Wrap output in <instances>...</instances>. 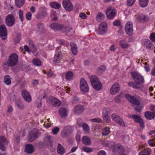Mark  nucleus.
Returning <instances> with one entry per match:
<instances>
[{"mask_svg":"<svg viewBox=\"0 0 155 155\" xmlns=\"http://www.w3.org/2000/svg\"><path fill=\"white\" fill-rule=\"evenodd\" d=\"M59 113L61 117H65L67 115V111L66 110L63 108H61L59 110Z\"/></svg>","mask_w":155,"mask_h":155,"instance_id":"f704fd0d","label":"nucleus"},{"mask_svg":"<svg viewBox=\"0 0 155 155\" xmlns=\"http://www.w3.org/2000/svg\"><path fill=\"white\" fill-rule=\"evenodd\" d=\"M83 143L87 146H89L91 144V141L90 138L87 136H84L82 139Z\"/></svg>","mask_w":155,"mask_h":155,"instance_id":"393cba45","label":"nucleus"},{"mask_svg":"<svg viewBox=\"0 0 155 155\" xmlns=\"http://www.w3.org/2000/svg\"><path fill=\"white\" fill-rule=\"evenodd\" d=\"M82 150L84 152L87 153H90L92 151V149L91 148L87 147H83Z\"/></svg>","mask_w":155,"mask_h":155,"instance_id":"603ef678","label":"nucleus"},{"mask_svg":"<svg viewBox=\"0 0 155 155\" xmlns=\"http://www.w3.org/2000/svg\"><path fill=\"white\" fill-rule=\"evenodd\" d=\"M137 18L141 20L146 21V20L147 19V18L144 15L141 14L140 15H139L138 17H137Z\"/></svg>","mask_w":155,"mask_h":155,"instance_id":"6e6d98bb","label":"nucleus"},{"mask_svg":"<svg viewBox=\"0 0 155 155\" xmlns=\"http://www.w3.org/2000/svg\"><path fill=\"white\" fill-rule=\"evenodd\" d=\"M61 59L60 53L59 52L55 54L54 57V59L53 61V62L55 63H59V61Z\"/></svg>","mask_w":155,"mask_h":155,"instance_id":"c9c22d12","label":"nucleus"},{"mask_svg":"<svg viewBox=\"0 0 155 155\" xmlns=\"http://www.w3.org/2000/svg\"><path fill=\"white\" fill-rule=\"evenodd\" d=\"M4 82L7 85H9L11 84V78L9 75H6L4 77Z\"/></svg>","mask_w":155,"mask_h":155,"instance_id":"58836bf2","label":"nucleus"},{"mask_svg":"<svg viewBox=\"0 0 155 155\" xmlns=\"http://www.w3.org/2000/svg\"><path fill=\"white\" fill-rule=\"evenodd\" d=\"M33 64L37 66H40L41 65V61L38 58L34 59L32 61Z\"/></svg>","mask_w":155,"mask_h":155,"instance_id":"a19ab883","label":"nucleus"},{"mask_svg":"<svg viewBox=\"0 0 155 155\" xmlns=\"http://www.w3.org/2000/svg\"><path fill=\"white\" fill-rule=\"evenodd\" d=\"M150 38L152 41L155 42V33H152L150 35Z\"/></svg>","mask_w":155,"mask_h":155,"instance_id":"680f3d73","label":"nucleus"},{"mask_svg":"<svg viewBox=\"0 0 155 155\" xmlns=\"http://www.w3.org/2000/svg\"><path fill=\"white\" fill-rule=\"evenodd\" d=\"M106 14L108 19H112L116 15V9L110 7L107 8Z\"/></svg>","mask_w":155,"mask_h":155,"instance_id":"9d476101","label":"nucleus"},{"mask_svg":"<svg viewBox=\"0 0 155 155\" xmlns=\"http://www.w3.org/2000/svg\"><path fill=\"white\" fill-rule=\"evenodd\" d=\"M7 30L5 25H2L0 26V36L3 40H5L7 38Z\"/></svg>","mask_w":155,"mask_h":155,"instance_id":"ddd939ff","label":"nucleus"},{"mask_svg":"<svg viewBox=\"0 0 155 155\" xmlns=\"http://www.w3.org/2000/svg\"><path fill=\"white\" fill-rule=\"evenodd\" d=\"M96 20L98 22L103 21L105 18L104 15L101 12H98L96 16Z\"/></svg>","mask_w":155,"mask_h":155,"instance_id":"c756f323","label":"nucleus"},{"mask_svg":"<svg viewBox=\"0 0 155 155\" xmlns=\"http://www.w3.org/2000/svg\"><path fill=\"white\" fill-rule=\"evenodd\" d=\"M136 1V0H127V5L128 6H131L133 5Z\"/></svg>","mask_w":155,"mask_h":155,"instance_id":"3c124183","label":"nucleus"},{"mask_svg":"<svg viewBox=\"0 0 155 155\" xmlns=\"http://www.w3.org/2000/svg\"><path fill=\"white\" fill-rule=\"evenodd\" d=\"M53 141V137L50 135L46 136L43 139V144L46 146H51Z\"/></svg>","mask_w":155,"mask_h":155,"instance_id":"4468645a","label":"nucleus"},{"mask_svg":"<svg viewBox=\"0 0 155 155\" xmlns=\"http://www.w3.org/2000/svg\"><path fill=\"white\" fill-rule=\"evenodd\" d=\"M79 16L81 18L83 19H85L87 16L84 13L82 12L80 13Z\"/></svg>","mask_w":155,"mask_h":155,"instance_id":"338daca9","label":"nucleus"},{"mask_svg":"<svg viewBox=\"0 0 155 155\" xmlns=\"http://www.w3.org/2000/svg\"><path fill=\"white\" fill-rule=\"evenodd\" d=\"M59 131V129L57 127H54L52 129V132L54 134L56 135L57 134Z\"/></svg>","mask_w":155,"mask_h":155,"instance_id":"5fc2aeb1","label":"nucleus"},{"mask_svg":"<svg viewBox=\"0 0 155 155\" xmlns=\"http://www.w3.org/2000/svg\"><path fill=\"white\" fill-rule=\"evenodd\" d=\"M51 28L56 30H61L63 32H67L68 31L69 28L64 27L62 25L56 23L52 24L50 25Z\"/></svg>","mask_w":155,"mask_h":155,"instance_id":"20e7f679","label":"nucleus"},{"mask_svg":"<svg viewBox=\"0 0 155 155\" xmlns=\"http://www.w3.org/2000/svg\"><path fill=\"white\" fill-rule=\"evenodd\" d=\"M112 120L116 123L122 127H125V124L123 120L119 116L115 114L111 115Z\"/></svg>","mask_w":155,"mask_h":155,"instance_id":"39448f33","label":"nucleus"},{"mask_svg":"<svg viewBox=\"0 0 155 155\" xmlns=\"http://www.w3.org/2000/svg\"><path fill=\"white\" fill-rule=\"evenodd\" d=\"M150 110L155 114V105H151L150 106Z\"/></svg>","mask_w":155,"mask_h":155,"instance_id":"774afa93","label":"nucleus"},{"mask_svg":"<svg viewBox=\"0 0 155 155\" xmlns=\"http://www.w3.org/2000/svg\"><path fill=\"white\" fill-rule=\"evenodd\" d=\"M38 131L35 130H32L29 132L28 140L29 142L34 140L38 137Z\"/></svg>","mask_w":155,"mask_h":155,"instance_id":"aec40b11","label":"nucleus"},{"mask_svg":"<svg viewBox=\"0 0 155 155\" xmlns=\"http://www.w3.org/2000/svg\"><path fill=\"white\" fill-rule=\"evenodd\" d=\"M80 87L81 90L84 92H87L89 88L87 82L84 78H82L80 80Z\"/></svg>","mask_w":155,"mask_h":155,"instance_id":"9b49d317","label":"nucleus"},{"mask_svg":"<svg viewBox=\"0 0 155 155\" xmlns=\"http://www.w3.org/2000/svg\"><path fill=\"white\" fill-rule=\"evenodd\" d=\"M131 75L133 80L138 86L140 87V88H142L143 87L142 84L144 82L143 77L140 74L136 72H133Z\"/></svg>","mask_w":155,"mask_h":155,"instance_id":"f03ea898","label":"nucleus"},{"mask_svg":"<svg viewBox=\"0 0 155 155\" xmlns=\"http://www.w3.org/2000/svg\"><path fill=\"white\" fill-rule=\"evenodd\" d=\"M103 118L104 120L107 123H109L110 121V119L109 115L110 114L109 109L107 108H104L102 112Z\"/></svg>","mask_w":155,"mask_h":155,"instance_id":"dca6fc26","label":"nucleus"},{"mask_svg":"<svg viewBox=\"0 0 155 155\" xmlns=\"http://www.w3.org/2000/svg\"><path fill=\"white\" fill-rule=\"evenodd\" d=\"M84 131L86 133H88L89 131V128L87 124H84L82 126Z\"/></svg>","mask_w":155,"mask_h":155,"instance_id":"de8ad7c7","label":"nucleus"},{"mask_svg":"<svg viewBox=\"0 0 155 155\" xmlns=\"http://www.w3.org/2000/svg\"><path fill=\"white\" fill-rule=\"evenodd\" d=\"M57 152L61 155H63L65 153V150L63 147L59 143L58 145Z\"/></svg>","mask_w":155,"mask_h":155,"instance_id":"c85d7f7f","label":"nucleus"},{"mask_svg":"<svg viewBox=\"0 0 155 155\" xmlns=\"http://www.w3.org/2000/svg\"><path fill=\"white\" fill-rule=\"evenodd\" d=\"M125 29L128 35H132L133 31L132 22L130 21L127 22L125 26Z\"/></svg>","mask_w":155,"mask_h":155,"instance_id":"f8f14e48","label":"nucleus"},{"mask_svg":"<svg viewBox=\"0 0 155 155\" xmlns=\"http://www.w3.org/2000/svg\"><path fill=\"white\" fill-rule=\"evenodd\" d=\"M16 105L20 109L23 110L24 109L25 107L23 104L20 101L17 102Z\"/></svg>","mask_w":155,"mask_h":155,"instance_id":"49530a36","label":"nucleus"},{"mask_svg":"<svg viewBox=\"0 0 155 155\" xmlns=\"http://www.w3.org/2000/svg\"><path fill=\"white\" fill-rule=\"evenodd\" d=\"M151 153V150L149 148L144 149L143 151L140 152L139 155H149Z\"/></svg>","mask_w":155,"mask_h":155,"instance_id":"2f4dec72","label":"nucleus"},{"mask_svg":"<svg viewBox=\"0 0 155 155\" xmlns=\"http://www.w3.org/2000/svg\"><path fill=\"white\" fill-rule=\"evenodd\" d=\"M47 101L49 104L54 107H58L61 104L60 101L57 98L53 96L48 98Z\"/></svg>","mask_w":155,"mask_h":155,"instance_id":"423d86ee","label":"nucleus"},{"mask_svg":"<svg viewBox=\"0 0 155 155\" xmlns=\"http://www.w3.org/2000/svg\"><path fill=\"white\" fill-rule=\"evenodd\" d=\"M15 1L16 6L18 8H20L24 4L25 0H15Z\"/></svg>","mask_w":155,"mask_h":155,"instance_id":"473e14b6","label":"nucleus"},{"mask_svg":"<svg viewBox=\"0 0 155 155\" xmlns=\"http://www.w3.org/2000/svg\"><path fill=\"white\" fill-rule=\"evenodd\" d=\"M119 84L117 83H114L110 89V93L112 95H115L120 90Z\"/></svg>","mask_w":155,"mask_h":155,"instance_id":"2eb2a0df","label":"nucleus"},{"mask_svg":"<svg viewBox=\"0 0 155 155\" xmlns=\"http://www.w3.org/2000/svg\"><path fill=\"white\" fill-rule=\"evenodd\" d=\"M103 144L104 146L109 147H112L114 145V142L106 141H104L103 143Z\"/></svg>","mask_w":155,"mask_h":155,"instance_id":"ea45409f","label":"nucleus"},{"mask_svg":"<svg viewBox=\"0 0 155 155\" xmlns=\"http://www.w3.org/2000/svg\"><path fill=\"white\" fill-rule=\"evenodd\" d=\"M57 13L54 11H52L51 12V16L52 20L54 21L57 20L58 18L57 16Z\"/></svg>","mask_w":155,"mask_h":155,"instance_id":"c03bdc74","label":"nucleus"},{"mask_svg":"<svg viewBox=\"0 0 155 155\" xmlns=\"http://www.w3.org/2000/svg\"><path fill=\"white\" fill-rule=\"evenodd\" d=\"M125 97L130 102L133 106H138L140 105V102L138 99L134 96H131L128 94L125 95Z\"/></svg>","mask_w":155,"mask_h":155,"instance_id":"1a4fd4ad","label":"nucleus"},{"mask_svg":"<svg viewBox=\"0 0 155 155\" xmlns=\"http://www.w3.org/2000/svg\"><path fill=\"white\" fill-rule=\"evenodd\" d=\"M8 142L6 138L4 136H0V149L3 151L6 150L5 145H8Z\"/></svg>","mask_w":155,"mask_h":155,"instance_id":"a211bd4d","label":"nucleus"},{"mask_svg":"<svg viewBox=\"0 0 155 155\" xmlns=\"http://www.w3.org/2000/svg\"><path fill=\"white\" fill-rule=\"evenodd\" d=\"M90 81L91 85L96 90L99 91L102 87V84L97 76L92 75L90 78Z\"/></svg>","mask_w":155,"mask_h":155,"instance_id":"7ed1b4c3","label":"nucleus"},{"mask_svg":"<svg viewBox=\"0 0 155 155\" xmlns=\"http://www.w3.org/2000/svg\"><path fill=\"white\" fill-rule=\"evenodd\" d=\"M115 150L117 153H123L124 151V148L122 145L120 144H117L115 147Z\"/></svg>","mask_w":155,"mask_h":155,"instance_id":"bb28decb","label":"nucleus"},{"mask_svg":"<svg viewBox=\"0 0 155 155\" xmlns=\"http://www.w3.org/2000/svg\"><path fill=\"white\" fill-rule=\"evenodd\" d=\"M144 114L145 117L149 120L153 119L155 117V114L153 112L146 111Z\"/></svg>","mask_w":155,"mask_h":155,"instance_id":"a878e982","label":"nucleus"},{"mask_svg":"<svg viewBox=\"0 0 155 155\" xmlns=\"http://www.w3.org/2000/svg\"><path fill=\"white\" fill-rule=\"evenodd\" d=\"M128 85L130 87H133L134 89H140V87L138 86V85L135 82H130L128 83Z\"/></svg>","mask_w":155,"mask_h":155,"instance_id":"a18cd8bd","label":"nucleus"},{"mask_svg":"<svg viewBox=\"0 0 155 155\" xmlns=\"http://www.w3.org/2000/svg\"><path fill=\"white\" fill-rule=\"evenodd\" d=\"M37 27L38 29V31L40 32H43L45 30V26L42 23H38L37 25Z\"/></svg>","mask_w":155,"mask_h":155,"instance_id":"72a5a7b5","label":"nucleus"},{"mask_svg":"<svg viewBox=\"0 0 155 155\" xmlns=\"http://www.w3.org/2000/svg\"><path fill=\"white\" fill-rule=\"evenodd\" d=\"M25 17L28 20H30L31 19V14L30 12H27L26 15Z\"/></svg>","mask_w":155,"mask_h":155,"instance_id":"13d9d810","label":"nucleus"},{"mask_svg":"<svg viewBox=\"0 0 155 155\" xmlns=\"http://www.w3.org/2000/svg\"><path fill=\"white\" fill-rule=\"evenodd\" d=\"M70 45L72 54L74 55H76L78 53V48L76 45L73 42H71Z\"/></svg>","mask_w":155,"mask_h":155,"instance_id":"cd10ccee","label":"nucleus"},{"mask_svg":"<svg viewBox=\"0 0 155 155\" xmlns=\"http://www.w3.org/2000/svg\"><path fill=\"white\" fill-rule=\"evenodd\" d=\"M25 150L27 153H31L34 151V147L31 144H26L25 147Z\"/></svg>","mask_w":155,"mask_h":155,"instance_id":"b1692460","label":"nucleus"},{"mask_svg":"<svg viewBox=\"0 0 155 155\" xmlns=\"http://www.w3.org/2000/svg\"><path fill=\"white\" fill-rule=\"evenodd\" d=\"M144 46L148 49H150L153 46V45L150 40L145 41L144 43Z\"/></svg>","mask_w":155,"mask_h":155,"instance_id":"79ce46f5","label":"nucleus"},{"mask_svg":"<svg viewBox=\"0 0 155 155\" xmlns=\"http://www.w3.org/2000/svg\"><path fill=\"white\" fill-rule=\"evenodd\" d=\"M29 45L30 48L32 50L35 51L36 50V48L35 46L33 41H29Z\"/></svg>","mask_w":155,"mask_h":155,"instance_id":"09e8293b","label":"nucleus"},{"mask_svg":"<svg viewBox=\"0 0 155 155\" xmlns=\"http://www.w3.org/2000/svg\"><path fill=\"white\" fill-rule=\"evenodd\" d=\"M19 16L21 21H23L24 16L23 11L20 10L18 11Z\"/></svg>","mask_w":155,"mask_h":155,"instance_id":"864d4df0","label":"nucleus"},{"mask_svg":"<svg viewBox=\"0 0 155 155\" xmlns=\"http://www.w3.org/2000/svg\"><path fill=\"white\" fill-rule=\"evenodd\" d=\"M18 61V57L17 54L15 53L11 54L8 60L7 63H5L3 65L4 68H6L8 67H13L16 65Z\"/></svg>","mask_w":155,"mask_h":155,"instance_id":"f257e3e1","label":"nucleus"},{"mask_svg":"<svg viewBox=\"0 0 155 155\" xmlns=\"http://www.w3.org/2000/svg\"><path fill=\"white\" fill-rule=\"evenodd\" d=\"M91 122H101V120L99 118H94L90 120Z\"/></svg>","mask_w":155,"mask_h":155,"instance_id":"052dcab7","label":"nucleus"},{"mask_svg":"<svg viewBox=\"0 0 155 155\" xmlns=\"http://www.w3.org/2000/svg\"><path fill=\"white\" fill-rule=\"evenodd\" d=\"M106 69V67L104 65H102L100 66L98 69V71L99 72H104Z\"/></svg>","mask_w":155,"mask_h":155,"instance_id":"bf43d9fd","label":"nucleus"},{"mask_svg":"<svg viewBox=\"0 0 155 155\" xmlns=\"http://www.w3.org/2000/svg\"><path fill=\"white\" fill-rule=\"evenodd\" d=\"M84 110V107L83 106L78 105L74 107V111L76 114H80L83 112Z\"/></svg>","mask_w":155,"mask_h":155,"instance_id":"5701e85b","label":"nucleus"},{"mask_svg":"<svg viewBox=\"0 0 155 155\" xmlns=\"http://www.w3.org/2000/svg\"><path fill=\"white\" fill-rule=\"evenodd\" d=\"M149 0H139L140 6L142 8H145L147 5Z\"/></svg>","mask_w":155,"mask_h":155,"instance_id":"7c9ffc66","label":"nucleus"},{"mask_svg":"<svg viewBox=\"0 0 155 155\" xmlns=\"http://www.w3.org/2000/svg\"><path fill=\"white\" fill-rule=\"evenodd\" d=\"M21 95L24 100L28 102H30L31 101V97L29 92L25 90L21 91Z\"/></svg>","mask_w":155,"mask_h":155,"instance_id":"4be33fe9","label":"nucleus"},{"mask_svg":"<svg viewBox=\"0 0 155 155\" xmlns=\"http://www.w3.org/2000/svg\"><path fill=\"white\" fill-rule=\"evenodd\" d=\"M63 5L65 9L68 11H71L73 9V6L69 0H64Z\"/></svg>","mask_w":155,"mask_h":155,"instance_id":"412c9836","label":"nucleus"},{"mask_svg":"<svg viewBox=\"0 0 155 155\" xmlns=\"http://www.w3.org/2000/svg\"><path fill=\"white\" fill-rule=\"evenodd\" d=\"M148 144L150 146H154L155 145V139H150L148 141Z\"/></svg>","mask_w":155,"mask_h":155,"instance_id":"4d7b16f0","label":"nucleus"},{"mask_svg":"<svg viewBox=\"0 0 155 155\" xmlns=\"http://www.w3.org/2000/svg\"><path fill=\"white\" fill-rule=\"evenodd\" d=\"M121 24V22L118 20H116L114 21L113 23V25L114 26H119Z\"/></svg>","mask_w":155,"mask_h":155,"instance_id":"0e129e2a","label":"nucleus"},{"mask_svg":"<svg viewBox=\"0 0 155 155\" xmlns=\"http://www.w3.org/2000/svg\"><path fill=\"white\" fill-rule=\"evenodd\" d=\"M110 128L108 127H106L103 129L102 130V133L103 136H107L110 133Z\"/></svg>","mask_w":155,"mask_h":155,"instance_id":"4c0bfd02","label":"nucleus"},{"mask_svg":"<svg viewBox=\"0 0 155 155\" xmlns=\"http://www.w3.org/2000/svg\"><path fill=\"white\" fill-rule=\"evenodd\" d=\"M107 24L105 22L101 23L99 27L98 33L101 35H104L107 30Z\"/></svg>","mask_w":155,"mask_h":155,"instance_id":"6ab92c4d","label":"nucleus"},{"mask_svg":"<svg viewBox=\"0 0 155 155\" xmlns=\"http://www.w3.org/2000/svg\"><path fill=\"white\" fill-rule=\"evenodd\" d=\"M15 18L14 15L9 14L5 18V23L8 27L12 26L15 24Z\"/></svg>","mask_w":155,"mask_h":155,"instance_id":"0eeeda50","label":"nucleus"},{"mask_svg":"<svg viewBox=\"0 0 155 155\" xmlns=\"http://www.w3.org/2000/svg\"><path fill=\"white\" fill-rule=\"evenodd\" d=\"M121 94H119L115 98V101L117 102H119L121 98Z\"/></svg>","mask_w":155,"mask_h":155,"instance_id":"e2e57ef3","label":"nucleus"},{"mask_svg":"<svg viewBox=\"0 0 155 155\" xmlns=\"http://www.w3.org/2000/svg\"><path fill=\"white\" fill-rule=\"evenodd\" d=\"M65 77L68 80H71L73 77V73L71 71L68 72L66 74Z\"/></svg>","mask_w":155,"mask_h":155,"instance_id":"37998d69","label":"nucleus"},{"mask_svg":"<svg viewBox=\"0 0 155 155\" xmlns=\"http://www.w3.org/2000/svg\"><path fill=\"white\" fill-rule=\"evenodd\" d=\"M50 5L51 8L56 9H58L60 8L61 7V5L59 3L55 2L50 3Z\"/></svg>","mask_w":155,"mask_h":155,"instance_id":"e433bc0d","label":"nucleus"},{"mask_svg":"<svg viewBox=\"0 0 155 155\" xmlns=\"http://www.w3.org/2000/svg\"><path fill=\"white\" fill-rule=\"evenodd\" d=\"M73 131L72 126H68L64 127L61 131V135L62 137H65L69 135Z\"/></svg>","mask_w":155,"mask_h":155,"instance_id":"6e6552de","label":"nucleus"},{"mask_svg":"<svg viewBox=\"0 0 155 155\" xmlns=\"http://www.w3.org/2000/svg\"><path fill=\"white\" fill-rule=\"evenodd\" d=\"M79 101V99L78 97H74L72 101V104H75L77 102H78Z\"/></svg>","mask_w":155,"mask_h":155,"instance_id":"69168bd1","label":"nucleus"},{"mask_svg":"<svg viewBox=\"0 0 155 155\" xmlns=\"http://www.w3.org/2000/svg\"><path fill=\"white\" fill-rule=\"evenodd\" d=\"M119 44L121 47L125 48L127 46V44L126 43L125 41L122 40L120 41Z\"/></svg>","mask_w":155,"mask_h":155,"instance_id":"8fccbe9b","label":"nucleus"},{"mask_svg":"<svg viewBox=\"0 0 155 155\" xmlns=\"http://www.w3.org/2000/svg\"><path fill=\"white\" fill-rule=\"evenodd\" d=\"M132 117L135 122L139 123L140 127L141 128H144V124L143 121L140 117L137 115L133 114L132 115Z\"/></svg>","mask_w":155,"mask_h":155,"instance_id":"f3484780","label":"nucleus"}]
</instances>
